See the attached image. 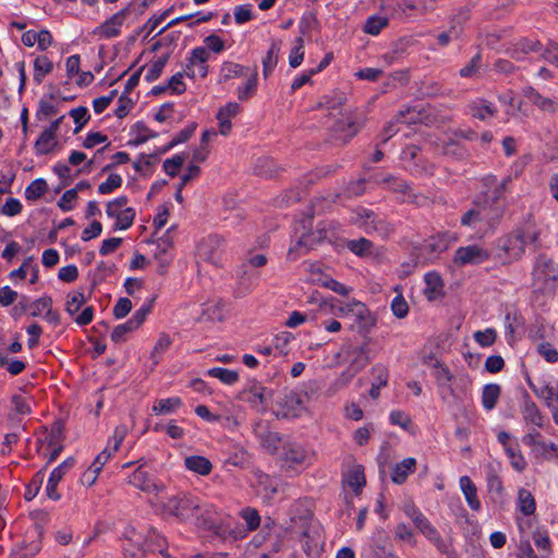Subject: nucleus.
I'll list each match as a JSON object with an SVG mask.
<instances>
[{
    "mask_svg": "<svg viewBox=\"0 0 558 558\" xmlns=\"http://www.w3.org/2000/svg\"><path fill=\"white\" fill-rule=\"evenodd\" d=\"M508 179L502 180L494 192L493 198H486L483 204H476L461 217V225L486 232L494 230L501 221L506 211L505 192Z\"/></svg>",
    "mask_w": 558,
    "mask_h": 558,
    "instance_id": "f257e3e1",
    "label": "nucleus"
},
{
    "mask_svg": "<svg viewBox=\"0 0 558 558\" xmlns=\"http://www.w3.org/2000/svg\"><path fill=\"white\" fill-rule=\"evenodd\" d=\"M538 238L539 230L534 221L529 219L524 226L499 240L498 247L504 253L499 256L507 262L518 260L524 254L526 245L535 244Z\"/></svg>",
    "mask_w": 558,
    "mask_h": 558,
    "instance_id": "f03ea898",
    "label": "nucleus"
},
{
    "mask_svg": "<svg viewBox=\"0 0 558 558\" xmlns=\"http://www.w3.org/2000/svg\"><path fill=\"white\" fill-rule=\"evenodd\" d=\"M403 511L417 531L423 534L441 554H450V544L441 537L437 529L414 504H407L403 507Z\"/></svg>",
    "mask_w": 558,
    "mask_h": 558,
    "instance_id": "7ed1b4c3",
    "label": "nucleus"
},
{
    "mask_svg": "<svg viewBox=\"0 0 558 558\" xmlns=\"http://www.w3.org/2000/svg\"><path fill=\"white\" fill-rule=\"evenodd\" d=\"M352 222L368 234H377L381 238L389 236L393 228L379 215L371 209L359 207L353 211Z\"/></svg>",
    "mask_w": 558,
    "mask_h": 558,
    "instance_id": "20e7f679",
    "label": "nucleus"
},
{
    "mask_svg": "<svg viewBox=\"0 0 558 558\" xmlns=\"http://www.w3.org/2000/svg\"><path fill=\"white\" fill-rule=\"evenodd\" d=\"M162 509L166 513L181 521H186L193 517H198L201 499L192 495L179 494L163 502Z\"/></svg>",
    "mask_w": 558,
    "mask_h": 558,
    "instance_id": "39448f33",
    "label": "nucleus"
},
{
    "mask_svg": "<svg viewBox=\"0 0 558 558\" xmlns=\"http://www.w3.org/2000/svg\"><path fill=\"white\" fill-rule=\"evenodd\" d=\"M280 453L281 468L299 471L305 469L313 461V452L298 442H284Z\"/></svg>",
    "mask_w": 558,
    "mask_h": 558,
    "instance_id": "423d86ee",
    "label": "nucleus"
},
{
    "mask_svg": "<svg viewBox=\"0 0 558 558\" xmlns=\"http://www.w3.org/2000/svg\"><path fill=\"white\" fill-rule=\"evenodd\" d=\"M337 313L352 319L360 332L368 331L375 325V319L367 306L354 299L340 303Z\"/></svg>",
    "mask_w": 558,
    "mask_h": 558,
    "instance_id": "0eeeda50",
    "label": "nucleus"
},
{
    "mask_svg": "<svg viewBox=\"0 0 558 558\" xmlns=\"http://www.w3.org/2000/svg\"><path fill=\"white\" fill-rule=\"evenodd\" d=\"M489 257L490 252L483 245L475 243L458 247L453 254L452 263L461 268L469 265H481L487 262Z\"/></svg>",
    "mask_w": 558,
    "mask_h": 558,
    "instance_id": "6e6552de",
    "label": "nucleus"
},
{
    "mask_svg": "<svg viewBox=\"0 0 558 558\" xmlns=\"http://www.w3.org/2000/svg\"><path fill=\"white\" fill-rule=\"evenodd\" d=\"M126 196L117 197L107 204L108 217L116 219L114 230H126L133 225L135 210L132 207H126Z\"/></svg>",
    "mask_w": 558,
    "mask_h": 558,
    "instance_id": "1a4fd4ad",
    "label": "nucleus"
},
{
    "mask_svg": "<svg viewBox=\"0 0 558 558\" xmlns=\"http://www.w3.org/2000/svg\"><path fill=\"white\" fill-rule=\"evenodd\" d=\"M472 379L466 373H458L451 377V380L439 392L444 401H463L471 389Z\"/></svg>",
    "mask_w": 558,
    "mask_h": 558,
    "instance_id": "9d476101",
    "label": "nucleus"
},
{
    "mask_svg": "<svg viewBox=\"0 0 558 558\" xmlns=\"http://www.w3.org/2000/svg\"><path fill=\"white\" fill-rule=\"evenodd\" d=\"M85 302L86 299L82 291H73L66 296L65 311L80 326L88 325L94 317V308L92 306L85 307L81 314H77Z\"/></svg>",
    "mask_w": 558,
    "mask_h": 558,
    "instance_id": "9b49d317",
    "label": "nucleus"
},
{
    "mask_svg": "<svg viewBox=\"0 0 558 558\" xmlns=\"http://www.w3.org/2000/svg\"><path fill=\"white\" fill-rule=\"evenodd\" d=\"M130 14V9L125 8L114 13L111 17L95 27L92 35L97 39H110L121 33V27Z\"/></svg>",
    "mask_w": 558,
    "mask_h": 558,
    "instance_id": "f8f14e48",
    "label": "nucleus"
},
{
    "mask_svg": "<svg viewBox=\"0 0 558 558\" xmlns=\"http://www.w3.org/2000/svg\"><path fill=\"white\" fill-rule=\"evenodd\" d=\"M128 434V427L125 425H119L114 428L113 435L108 439L107 447L98 453L92 464L102 470L104 465L110 460L112 454L118 451L120 445L123 442Z\"/></svg>",
    "mask_w": 558,
    "mask_h": 558,
    "instance_id": "ddd939ff",
    "label": "nucleus"
},
{
    "mask_svg": "<svg viewBox=\"0 0 558 558\" xmlns=\"http://www.w3.org/2000/svg\"><path fill=\"white\" fill-rule=\"evenodd\" d=\"M129 483L140 490L155 496H158L165 488L161 483L155 482L153 476L142 465L129 476Z\"/></svg>",
    "mask_w": 558,
    "mask_h": 558,
    "instance_id": "4468645a",
    "label": "nucleus"
},
{
    "mask_svg": "<svg viewBox=\"0 0 558 558\" xmlns=\"http://www.w3.org/2000/svg\"><path fill=\"white\" fill-rule=\"evenodd\" d=\"M223 240L218 235H209L197 246V254L201 258L217 264L221 259Z\"/></svg>",
    "mask_w": 558,
    "mask_h": 558,
    "instance_id": "2eb2a0df",
    "label": "nucleus"
},
{
    "mask_svg": "<svg viewBox=\"0 0 558 558\" xmlns=\"http://www.w3.org/2000/svg\"><path fill=\"white\" fill-rule=\"evenodd\" d=\"M452 241H456V238L448 233H439L428 238L421 250L428 259H434L448 250Z\"/></svg>",
    "mask_w": 558,
    "mask_h": 558,
    "instance_id": "dca6fc26",
    "label": "nucleus"
},
{
    "mask_svg": "<svg viewBox=\"0 0 558 558\" xmlns=\"http://www.w3.org/2000/svg\"><path fill=\"white\" fill-rule=\"evenodd\" d=\"M534 277L545 287L550 288L558 278V266L549 258L539 257L534 269Z\"/></svg>",
    "mask_w": 558,
    "mask_h": 558,
    "instance_id": "f3484780",
    "label": "nucleus"
},
{
    "mask_svg": "<svg viewBox=\"0 0 558 558\" xmlns=\"http://www.w3.org/2000/svg\"><path fill=\"white\" fill-rule=\"evenodd\" d=\"M240 111V105L233 101L228 102L218 110L216 119L218 120L219 133L221 135H229L232 129L231 120L236 117Z\"/></svg>",
    "mask_w": 558,
    "mask_h": 558,
    "instance_id": "a211bd4d",
    "label": "nucleus"
},
{
    "mask_svg": "<svg viewBox=\"0 0 558 558\" xmlns=\"http://www.w3.org/2000/svg\"><path fill=\"white\" fill-rule=\"evenodd\" d=\"M254 486L257 493L266 499H271L278 492L277 480L262 471L254 472Z\"/></svg>",
    "mask_w": 558,
    "mask_h": 558,
    "instance_id": "6ab92c4d",
    "label": "nucleus"
},
{
    "mask_svg": "<svg viewBox=\"0 0 558 558\" xmlns=\"http://www.w3.org/2000/svg\"><path fill=\"white\" fill-rule=\"evenodd\" d=\"M459 486L470 509L475 512L481 511L482 502L477 496V487L473 481L468 475H463L459 478Z\"/></svg>",
    "mask_w": 558,
    "mask_h": 558,
    "instance_id": "aec40b11",
    "label": "nucleus"
},
{
    "mask_svg": "<svg viewBox=\"0 0 558 558\" xmlns=\"http://www.w3.org/2000/svg\"><path fill=\"white\" fill-rule=\"evenodd\" d=\"M356 352L359 353V356L356 359V361L353 363V366L354 365H357L353 372H343L338 378L337 380L333 383L332 385V389H333V392L338 391L339 389L345 387L348 385V383L351 380V378L354 376V374L363 368L365 365H367L368 363V359L367 356L365 355L366 351H365V348L361 347L356 350Z\"/></svg>",
    "mask_w": 558,
    "mask_h": 558,
    "instance_id": "412c9836",
    "label": "nucleus"
},
{
    "mask_svg": "<svg viewBox=\"0 0 558 558\" xmlns=\"http://www.w3.org/2000/svg\"><path fill=\"white\" fill-rule=\"evenodd\" d=\"M472 117L485 121L494 117L497 112L496 106L483 98H477L469 105Z\"/></svg>",
    "mask_w": 558,
    "mask_h": 558,
    "instance_id": "4be33fe9",
    "label": "nucleus"
},
{
    "mask_svg": "<svg viewBox=\"0 0 558 558\" xmlns=\"http://www.w3.org/2000/svg\"><path fill=\"white\" fill-rule=\"evenodd\" d=\"M424 294L429 301H434L442 295L444 282L436 271H429L424 277Z\"/></svg>",
    "mask_w": 558,
    "mask_h": 558,
    "instance_id": "5701e85b",
    "label": "nucleus"
},
{
    "mask_svg": "<svg viewBox=\"0 0 558 558\" xmlns=\"http://www.w3.org/2000/svg\"><path fill=\"white\" fill-rule=\"evenodd\" d=\"M521 413L524 422L533 427L541 428L544 425V416L541 414L537 405L526 398L522 404Z\"/></svg>",
    "mask_w": 558,
    "mask_h": 558,
    "instance_id": "b1692460",
    "label": "nucleus"
},
{
    "mask_svg": "<svg viewBox=\"0 0 558 558\" xmlns=\"http://www.w3.org/2000/svg\"><path fill=\"white\" fill-rule=\"evenodd\" d=\"M343 482L355 494H359L366 484L364 468L360 464L351 466L345 473Z\"/></svg>",
    "mask_w": 558,
    "mask_h": 558,
    "instance_id": "393cba45",
    "label": "nucleus"
},
{
    "mask_svg": "<svg viewBox=\"0 0 558 558\" xmlns=\"http://www.w3.org/2000/svg\"><path fill=\"white\" fill-rule=\"evenodd\" d=\"M243 77H246V82L236 88V95L241 101H245L255 95L258 85L257 69H250L247 75Z\"/></svg>",
    "mask_w": 558,
    "mask_h": 558,
    "instance_id": "a878e982",
    "label": "nucleus"
},
{
    "mask_svg": "<svg viewBox=\"0 0 558 558\" xmlns=\"http://www.w3.org/2000/svg\"><path fill=\"white\" fill-rule=\"evenodd\" d=\"M240 517L245 521L246 523V530L245 531H239L234 532V537L243 538L246 536L247 532H252L258 529L260 524V515L258 511L251 507H245L240 511Z\"/></svg>",
    "mask_w": 558,
    "mask_h": 558,
    "instance_id": "bb28decb",
    "label": "nucleus"
},
{
    "mask_svg": "<svg viewBox=\"0 0 558 558\" xmlns=\"http://www.w3.org/2000/svg\"><path fill=\"white\" fill-rule=\"evenodd\" d=\"M184 466L198 475L206 476L213 470L211 462L203 456H189L184 459Z\"/></svg>",
    "mask_w": 558,
    "mask_h": 558,
    "instance_id": "cd10ccee",
    "label": "nucleus"
},
{
    "mask_svg": "<svg viewBox=\"0 0 558 558\" xmlns=\"http://www.w3.org/2000/svg\"><path fill=\"white\" fill-rule=\"evenodd\" d=\"M182 405L183 402L180 397H170L156 400L151 411L156 415H168L175 413Z\"/></svg>",
    "mask_w": 558,
    "mask_h": 558,
    "instance_id": "c85d7f7f",
    "label": "nucleus"
},
{
    "mask_svg": "<svg viewBox=\"0 0 558 558\" xmlns=\"http://www.w3.org/2000/svg\"><path fill=\"white\" fill-rule=\"evenodd\" d=\"M416 468V460L414 458H405L397 463L392 470L391 480L396 484H402L408 478L409 474L413 473Z\"/></svg>",
    "mask_w": 558,
    "mask_h": 558,
    "instance_id": "c756f323",
    "label": "nucleus"
},
{
    "mask_svg": "<svg viewBox=\"0 0 558 558\" xmlns=\"http://www.w3.org/2000/svg\"><path fill=\"white\" fill-rule=\"evenodd\" d=\"M251 68L243 66L239 63L225 61L219 70V82H227L231 78L243 77L247 75Z\"/></svg>",
    "mask_w": 558,
    "mask_h": 558,
    "instance_id": "7c9ffc66",
    "label": "nucleus"
},
{
    "mask_svg": "<svg viewBox=\"0 0 558 558\" xmlns=\"http://www.w3.org/2000/svg\"><path fill=\"white\" fill-rule=\"evenodd\" d=\"M524 96L537 108H539L543 111L547 112H555L557 109L556 102L548 98L542 96L537 90H535L533 87H526L524 89Z\"/></svg>",
    "mask_w": 558,
    "mask_h": 558,
    "instance_id": "2f4dec72",
    "label": "nucleus"
},
{
    "mask_svg": "<svg viewBox=\"0 0 558 558\" xmlns=\"http://www.w3.org/2000/svg\"><path fill=\"white\" fill-rule=\"evenodd\" d=\"M360 129V124L352 117H344L333 125V131L339 138L348 140L354 136Z\"/></svg>",
    "mask_w": 558,
    "mask_h": 558,
    "instance_id": "473e14b6",
    "label": "nucleus"
},
{
    "mask_svg": "<svg viewBox=\"0 0 558 558\" xmlns=\"http://www.w3.org/2000/svg\"><path fill=\"white\" fill-rule=\"evenodd\" d=\"M267 389L260 384H253L244 391V400L252 407L258 408L266 402Z\"/></svg>",
    "mask_w": 558,
    "mask_h": 558,
    "instance_id": "72a5a7b5",
    "label": "nucleus"
},
{
    "mask_svg": "<svg viewBox=\"0 0 558 558\" xmlns=\"http://www.w3.org/2000/svg\"><path fill=\"white\" fill-rule=\"evenodd\" d=\"M52 70L53 62L46 54L37 56L34 60V81L41 84Z\"/></svg>",
    "mask_w": 558,
    "mask_h": 558,
    "instance_id": "f704fd0d",
    "label": "nucleus"
},
{
    "mask_svg": "<svg viewBox=\"0 0 558 558\" xmlns=\"http://www.w3.org/2000/svg\"><path fill=\"white\" fill-rule=\"evenodd\" d=\"M501 388L498 384H487L482 390V404L485 410L492 411L500 397Z\"/></svg>",
    "mask_w": 558,
    "mask_h": 558,
    "instance_id": "c9c22d12",
    "label": "nucleus"
},
{
    "mask_svg": "<svg viewBox=\"0 0 558 558\" xmlns=\"http://www.w3.org/2000/svg\"><path fill=\"white\" fill-rule=\"evenodd\" d=\"M56 133L46 129L41 132L35 143V149L38 155H46L53 150L57 145Z\"/></svg>",
    "mask_w": 558,
    "mask_h": 558,
    "instance_id": "e433bc0d",
    "label": "nucleus"
},
{
    "mask_svg": "<svg viewBox=\"0 0 558 558\" xmlns=\"http://www.w3.org/2000/svg\"><path fill=\"white\" fill-rule=\"evenodd\" d=\"M280 49L281 43L274 40L269 47V50L267 51L266 56L263 59V73L265 77H267L276 68Z\"/></svg>",
    "mask_w": 558,
    "mask_h": 558,
    "instance_id": "4c0bfd02",
    "label": "nucleus"
},
{
    "mask_svg": "<svg viewBox=\"0 0 558 558\" xmlns=\"http://www.w3.org/2000/svg\"><path fill=\"white\" fill-rule=\"evenodd\" d=\"M137 329V326H135L134 323L129 319L125 323L116 326L110 335V338L114 343H122L125 342L129 339V336Z\"/></svg>",
    "mask_w": 558,
    "mask_h": 558,
    "instance_id": "58836bf2",
    "label": "nucleus"
},
{
    "mask_svg": "<svg viewBox=\"0 0 558 558\" xmlns=\"http://www.w3.org/2000/svg\"><path fill=\"white\" fill-rule=\"evenodd\" d=\"M209 58V53L205 47H196L191 51L190 61L186 68V75L193 77L195 75V71L193 66L204 64L207 62Z\"/></svg>",
    "mask_w": 558,
    "mask_h": 558,
    "instance_id": "ea45409f",
    "label": "nucleus"
},
{
    "mask_svg": "<svg viewBox=\"0 0 558 558\" xmlns=\"http://www.w3.org/2000/svg\"><path fill=\"white\" fill-rule=\"evenodd\" d=\"M168 59V54H165L153 60L146 69L145 80L149 83L156 81L161 75Z\"/></svg>",
    "mask_w": 558,
    "mask_h": 558,
    "instance_id": "a19ab883",
    "label": "nucleus"
},
{
    "mask_svg": "<svg viewBox=\"0 0 558 558\" xmlns=\"http://www.w3.org/2000/svg\"><path fill=\"white\" fill-rule=\"evenodd\" d=\"M320 390V384L316 379H310L302 384L300 396L298 398V402L302 403L303 401H310L312 399H317Z\"/></svg>",
    "mask_w": 558,
    "mask_h": 558,
    "instance_id": "79ce46f5",
    "label": "nucleus"
},
{
    "mask_svg": "<svg viewBox=\"0 0 558 558\" xmlns=\"http://www.w3.org/2000/svg\"><path fill=\"white\" fill-rule=\"evenodd\" d=\"M486 482L489 493H495L498 496L502 495L504 485L501 478L499 477L497 470L492 464L487 465Z\"/></svg>",
    "mask_w": 558,
    "mask_h": 558,
    "instance_id": "37998d69",
    "label": "nucleus"
},
{
    "mask_svg": "<svg viewBox=\"0 0 558 558\" xmlns=\"http://www.w3.org/2000/svg\"><path fill=\"white\" fill-rule=\"evenodd\" d=\"M509 461H510V464L511 466L517 471V472H523L527 465L526 461H525V458L523 457L521 450H520V447H519V444L518 442H514V447L513 448H507V451H505Z\"/></svg>",
    "mask_w": 558,
    "mask_h": 558,
    "instance_id": "c03bdc74",
    "label": "nucleus"
},
{
    "mask_svg": "<svg viewBox=\"0 0 558 558\" xmlns=\"http://www.w3.org/2000/svg\"><path fill=\"white\" fill-rule=\"evenodd\" d=\"M203 315L209 320L220 322L225 317V304L221 301L204 304Z\"/></svg>",
    "mask_w": 558,
    "mask_h": 558,
    "instance_id": "a18cd8bd",
    "label": "nucleus"
},
{
    "mask_svg": "<svg viewBox=\"0 0 558 558\" xmlns=\"http://www.w3.org/2000/svg\"><path fill=\"white\" fill-rule=\"evenodd\" d=\"M207 374L210 377L218 378L221 383L226 385H233L239 380V374L235 371L222 367H213L207 371Z\"/></svg>",
    "mask_w": 558,
    "mask_h": 558,
    "instance_id": "49530a36",
    "label": "nucleus"
},
{
    "mask_svg": "<svg viewBox=\"0 0 558 558\" xmlns=\"http://www.w3.org/2000/svg\"><path fill=\"white\" fill-rule=\"evenodd\" d=\"M48 190V184L44 179L34 180L25 189V198L28 201H36L40 198Z\"/></svg>",
    "mask_w": 558,
    "mask_h": 558,
    "instance_id": "de8ad7c7",
    "label": "nucleus"
},
{
    "mask_svg": "<svg viewBox=\"0 0 558 558\" xmlns=\"http://www.w3.org/2000/svg\"><path fill=\"white\" fill-rule=\"evenodd\" d=\"M541 50L542 45L538 40L522 39L518 44V48L513 51V58L517 60H522L523 54H527L530 52H539Z\"/></svg>",
    "mask_w": 558,
    "mask_h": 558,
    "instance_id": "09e8293b",
    "label": "nucleus"
},
{
    "mask_svg": "<svg viewBox=\"0 0 558 558\" xmlns=\"http://www.w3.org/2000/svg\"><path fill=\"white\" fill-rule=\"evenodd\" d=\"M388 25V19L385 17V16H379V15H372L369 16L366 22H365V25L363 27V31L366 33V34H369V35H373V36H376L378 35L383 28H385L386 26Z\"/></svg>",
    "mask_w": 558,
    "mask_h": 558,
    "instance_id": "8fccbe9b",
    "label": "nucleus"
},
{
    "mask_svg": "<svg viewBox=\"0 0 558 558\" xmlns=\"http://www.w3.org/2000/svg\"><path fill=\"white\" fill-rule=\"evenodd\" d=\"M349 250L359 256H368L373 254L374 244L365 239L352 240L348 243Z\"/></svg>",
    "mask_w": 558,
    "mask_h": 558,
    "instance_id": "3c124183",
    "label": "nucleus"
},
{
    "mask_svg": "<svg viewBox=\"0 0 558 558\" xmlns=\"http://www.w3.org/2000/svg\"><path fill=\"white\" fill-rule=\"evenodd\" d=\"M433 376L436 380L439 392L451 380L453 374L444 364L436 362L434 365Z\"/></svg>",
    "mask_w": 558,
    "mask_h": 558,
    "instance_id": "603ef678",
    "label": "nucleus"
},
{
    "mask_svg": "<svg viewBox=\"0 0 558 558\" xmlns=\"http://www.w3.org/2000/svg\"><path fill=\"white\" fill-rule=\"evenodd\" d=\"M260 444L268 453L277 454L281 446V438L278 433L267 432L262 436Z\"/></svg>",
    "mask_w": 558,
    "mask_h": 558,
    "instance_id": "864d4df0",
    "label": "nucleus"
},
{
    "mask_svg": "<svg viewBox=\"0 0 558 558\" xmlns=\"http://www.w3.org/2000/svg\"><path fill=\"white\" fill-rule=\"evenodd\" d=\"M47 448L50 449L49 462H52L62 451V445L60 442V430H51V433L45 438Z\"/></svg>",
    "mask_w": 558,
    "mask_h": 558,
    "instance_id": "5fc2aeb1",
    "label": "nucleus"
},
{
    "mask_svg": "<svg viewBox=\"0 0 558 558\" xmlns=\"http://www.w3.org/2000/svg\"><path fill=\"white\" fill-rule=\"evenodd\" d=\"M395 538L397 541L405 542L411 546H415L416 544L414 531L404 522H400L397 524L395 529Z\"/></svg>",
    "mask_w": 558,
    "mask_h": 558,
    "instance_id": "6e6d98bb",
    "label": "nucleus"
},
{
    "mask_svg": "<svg viewBox=\"0 0 558 558\" xmlns=\"http://www.w3.org/2000/svg\"><path fill=\"white\" fill-rule=\"evenodd\" d=\"M519 508L525 515H530L535 511V500L530 492L521 489L519 492Z\"/></svg>",
    "mask_w": 558,
    "mask_h": 558,
    "instance_id": "4d7b16f0",
    "label": "nucleus"
},
{
    "mask_svg": "<svg viewBox=\"0 0 558 558\" xmlns=\"http://www.w3.org/2000/svg\"><path fill=\"white\" fill-rule=\"evenodd\" d=\"M535 546L545 553V558L551 553V541L545 531H535L532 535Z\"/></svg>",
    "mask_w": 558,
    "mask_h": 558,
    "instance_id": "13d9d810",
    "label": "nucleus"
},
{
    "mask_svg": "<svg viewBox=\"0 0 558 558\" xmlns=\"http://www.w3.org/2000/svg\"><path fill=\"white\" fill-rule=\"evenodd\" d=\"M122 177L118 173H112L108 177V179L100 183L98 186V193L106 195L113 192L116 189L120 187L122 184Z\"/></svg>",
    "mask_w": 558,
    "mask_h": 558,
    "instance_id": "bf43d9fd",
    "label": "nucleus"
},
{
    "mask_svg": "<svg viewBox=\"0 0 558 558\" xmlns=\"http://www.w3.org/2000/svg\"><path fill=\"white\" fill-rule=\"evenodd\" d=\"M497 338V332L494 328H486L485 330H477L474 333V340L483 348L490 347Z\"/></svg>",
    "mask_w": 558,
    "mask_h": 558,
    "instance_id": "052dcab7",
    "label": "nucleus"
},
{
    "mask_svg": "<svg viewBox=\"0 0 558 558\" xmlns=\"http://www.w3.org/2000/svg\"><path fill=\"white\" fill-rule=\"evenodd\" d=\"M304 59V50H303V38L299 37L295 40V47L290 51L289 54V64L291 68H298L301 65Z\"/></svg>",
    "mask_w": 558,
    "mask_h": 558,
    "instance_id": "680f3d73",
    "label": "nucleus"
},
{
    "mask_svg": "<svg viewBox=\"0 0 558 558\" xmlns=\"http://www.w3.org/2000/svg\"><path fill=\"white\" fill-rule=\"evenodd\" d=\"M51 306H52V300L50 296H41L37 299L33 304L32 307L34 311L32 312L33 316L41 315L44 312H46V317H49L51 315Z\"/></svg>",
    "mask_w": 558,
    "mask_h": 558,
    "instance_id": "e2e57ef3",
    "label": "nucleus"
},
{
    "mask_svg": "<svg viewBox=\"0 0 558 558\" xmlns=\"http://www.w3.org/2000/svg\"><path fill=\"white\" fill-rule=\"evenodd\" d=\"M539 58L558 68V45L549 43L546 47H542Z\"/></svg>",
    "mask_w": 558,
    "mask_h": 558,
    "instance_id": "0e129e2a",
    "label": "nucleus"
},
{
    "mask_svg": "<svg viewBox=\"0 0 558 558\" xmlns=\"http://www.w3.org/2000/svg\"><path fill=\"white\" fill-rule=\"evenodd\" d=\"M258 277L255 274L247 275V271H243V276L239 281V294L244 295L256 287Z\"/></svg>",
    "mask_w": 558,
    "mask_h": 558,
    "instance_id": "69168bd1",
    "label": "nucleus"
},
{
    "mask_svg": "<svg viewBox=\"0 0 558 558\" xmlns=\"http://www.w3.org/2000/svg\"><path fill=\"white\" fill-rule=\"evenodd\" d=\"M70 116L73 118L76 124L75 133L80 132L90 118L88 110L85 107H77L72 109L70 111Z\"/></svg>",
    "mask_w": 558,
    "mask_h": 558,
    "instance_id": "338daca9",
    "label": "nucleus"
},
{
    "mask_svg": "<svg viewBox=\"0 0 558 558\" xmlns=\"http://www.w3.org/2000/svg\"><path fill=\"white\" fill-rule=\"evenodd\" d=\"M537 352L548 363H556L558 361V351L548 342L539 343Z\"/></svg>",
    "mask_w": 558,
    "mask_h": 558,
    "instance_id": "774afa93",
    "label": "nucleus"
}]
</instances>
